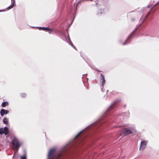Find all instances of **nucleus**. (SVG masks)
Segmentation results:
<instances>
[{
	"label": "nucleus",
	"instance_id": "f257e3e1",
	"mask_svg": "<svg viewBox=\"0 0 159 159\" xmlns=\"http://www.w3.org/2000/svg\"><path fill=\"white\" fill-rule=\"evenodd\" d=\"M11 143L13 146V149L17 151L20 146V144L18 142V139L16 138H14L12 140Z\"/></svg>",
	"mask_w": 159,
	"mask_h": 159
},
{
	"label": "nucleus",
	"instance_id": "f03ea898",
	"mask_svg": "<svg viewBox=\"0 0 159 159\" xmlns=\"http://www.w3.org/2000/svg\"><path fill=\"white\" fill-rule=\"evenodd\" d=\"M56 149L55 148H52L49 151L48 154V159H53L55 156Z\"/></svg>",
	"mask_w": 159,
	"mask_h": 159
},
{
	"label": "nucleus",
	"instance_id": "7ed1b4c3",
	"mask_svg": "<svg viewBox=\"0 0 159 159\" xmlns=\"http://www.w3.org/2000/svg\"><path fill=\"white\" fill-rule=\"evenodd\" d=\"M8 133L9 130L7 127H6L4 128H1L0 129V134H4L5 135H7Z\"/></svg>",
	"mask_w": 159,
	"mask_h": 159
},
{
	"label": "nucleus",
	"instance_id": "20e7f679",
	"mask_svg": "<svg viewBox=\"0 0 159 159\" xmlns=\"http://www.w3.org/2000/svg\"><path fill=\"white\" fill-rule=\"evenodd\" d=\"M148 142V141H143L141 142L140 147V150H143L146 148Z\"/></svg>",
	"mask_w": 159,
	"mask_h": 159
},
{
	"label": "nucleus",
	"instance_id": "39448f33",
	"mask_svg": "<svg viewBox=\"0 0 159 159\" xmlns=\"http://www.w3.org/2000/svg\"><path fill=\"white\" fill-rule=\"evenodd\" d=\"M122 131L125 135H128L133 133V132L128 129L124 128L122 129Z\"/></svg>",
	"mask_w": 159,
	"mask_h": 159
},
{
	"label": "nucleus",
	"instance_id": "423d86ee",
	"mask_svg": "<svg viewBox=\"0 0 159 159\" xmlns=\"http://www.w3.org/2000/svg\"><path fill=\"white\" fill-rule=\"evenodd\" d=\"M39 28L40 30H43L47 32H48L50 34H51L53 31L52 29L47 27H40Z\"/></svg>",
	"mask_w": 159,
	"mask_h": 159
},
{
	"label": "nucleus",
	"instance_id": "0eeeda50",
	"mask_svg": "<svg viewBox=\"0 0 159 159\" xmlns=\"http://www.w3.org/2000/svg\"><path fill=\"white\" fill-rule=\"evenodd\" d=\"M119 100H116L113 103L111 104L110 107L109 108L108 110H112L115 106L116 105H117L119 102Z\"/></svg>",
	"mask_w": 159,
	"mask_h": 159
},
{
	"label": "nucleus",
	"instance_id": "6e6552de",
	"mask_svg": "<svg viewBox=\"0 0 159 159\" xmlns=\"http://www.w3.org/2000/svg\"><path fill=\"white\" fill-rule=\"evenodd\" d=\"M100 78L102 80V82L101 84V85L103 87L105 83V80L104 76L102 74H100Z\"/></svg>",
	"mask_w": 159,
	"mask_h": 159
},
{
	"label": "nucleus",
	"instance_id": "1a4fd4ad",
	"mask_svg": "<svg viewBox=\"0 0 159 159\" xmlns=\"http://www.w3.org/2000/svg\"><path fill=\"white\" fill-rule=\"evenodd\" d=\"M9 112V111L7 110H5L4 109H2L0 111L1 115L3 116L5 114H7Z\"/></svg>",
	"mask_w": 159,
	"mask_h": 159
},
{
	"label": "nucleus",
	"instance_id": "9d476101",
	"mask_svg": "<svg viewBox=\"0 0 159 159\" xmlns=\"http://www.w3.org/2000/svg\"><path fill=\"white\" fill-rule=\"evenodd\" d=\"M63 154H64V153L63 152L60 153L57 156L55 157V158L56 159H62L64 157V155H63Z\"/></svg>",
	"mask_w": 159,
	"mask_h": 159
},
{
	"label": "nucleus",
	"instance_id": "9b49d317",
	"mask_svg": "<svg viewBox=\"0 0 159 159\" xmlns=\"http://www.w3.org/2000/svg\"><path fill=\"white\" fill-rule=\"evenodd\" d=\"M132 34V33L130 34L129 36L128 37V38H127V39H126V41H125V42H124V43H123V45H125L126 44V42L129 41V40L131 38V34Z\"/></svg>",
	"mask_w": 159,
	"mask_h": 159
},
{
	"label": "nucleus",
	"instance_id": "f8f14e48",
	"mask_svg": "<svg viewBox=\"0 0 159 159\" xmlns=\"http://www.w3.org/2000/svg\"><path fill=\"white\" fill-rule=\"evenodd\" d=\"M8 103L7 102H4L2 103V105L3 107H4L8 105Z\"/></svg>",
	"mask_w": 159,
	"mask_h": 159
},
{
	"label": "nucleus",
	"instance_id": "ddd939ff",
	"mask_svg": "<svg viewBox=\"0 0 159 159\" xmlns=\"http://www.w3.org/2000/svg\"><path fill=\"white\" fill-rule=\"evenodd\" d=\"M3 122L5 124H8V119L6 118H4L3 119Z\"/></svg>",
	"mask_w": 159,
	"mask_h": 159
},
{
	"label": "nucleus",
	"instance_id": "4468645a",
	"mask_svg": "<svg viewBox=\"0 0 159 159\" xmlns=\"http://www.w3.org/2000/svg\"><path fill=\"white\" fill-rule=\"evenodd\" d=\"M83 131H81L80 132H79L75 137V138L76 139L79 137L83 132Z\"/></svg>",
	"mask_w": 159,
	"mask_h": 159
},
{
	"label": "nucleus",
	"instance_id": "2eb2a0df",
	"mask_svg": "<svg viewBox=\"0 0 159 159\" xmlns=\"http://www.w3.org/2000/svg\"><path fill=\"white\" fill-rule=\"evenodd\" d=\"M20 158L21 159H27L26 155H25L23 156H21L20 157Z\"/></svg>",
	"mask_w": 159,
	"mask_h": 159
},
{
	"label": "nucleus",
	"instance_id": "dca6fc26",
	"mask_svg": "<svg viewBox=\"0 0 159 159\" xmlns=\"http://www.w3.org/2000/svg\"><path fill=\"white\" fill-rule=\"evenodd\" d=\"M13 7V5H11L8 7H7L6 9H7L8 10H9L11 8H12V7Z\"/></svg>",
	"mask_w": 159,
	"mask_h": 159
},
{
	"label": "nucleus",
	"instance_id": "f3484780",
	"mask_svg": "<svg viewBox=\"0 0 159 159\" xmlns=\"http://www.w3.org/2000/svg\"><path fill=\"white\" fill-rule=\"evenodd\" d=\"M12 4L11 5H13V7L15 6V0H12Z\"/></svg>",
	"mask_w": 159,
	"mask_h": 159
},
{
	"label": "nucleus",
	"instance_id": "a211bd4d",
	"mask_svg": "<svg viewBox=\"0 0 159 159\" xmlns=\"http://www.w3.org/2000/svg\"><path fill=\"white\" fill-rule=\"evenodd\" d=\"M26 94L25 93H23L21 94V96L23 97H25L26 96Z\"/></svg>",
	"mask_w": 159,
	"mask_h": 159
},
{
	"label": "nucleus",
	"instance_id": "6ab92c4d",
	"mask_svg": "<svg viewBox=\"0 0 159 159\" xmlns=\"http://www.w3.org/2000/svg\"><path fill=\"white\" fill-rule=\"evenodd\" d=\"M130 20L132 21H133L135 20V18L134 17H131L130 18Z\"/></svg>",
	"mask_w": 159,
	"mask_h": 159
},
{
	"label": "nucleus",
	"instance_id": "aec40b11",
	"mask_svg": "<svg viewBox=\"0 0 159 159\" xmlns=\"http://www.w3.org/2000/svg\"><path fill=\"white\" fill-rule=\"evenodd\" d=\"M70 44L74 48H75V49H76V48L74 46V45L72 43V42L70 43Z\"/></svg>",
	"mask_w": 159,
	"mask_h": 159
},
{
	"label": "nucleus",
	"instance_id": "412c9836",
	"mask_svg": "<svg viewBox=\"0 0 159 159\" xmlns=\"http://www.w3.org/2000/svg\"><path fill=\"white\" fill-rule=\"evenodd\" d=\"M5 11V10H0V12H1V11Z\"/></svg>",
	"mask_w": 159,
	"mask_h": 159
},
{
	"label": "nucleus",
	"instance_id": "4be33fe9",
	"mask_svg": "<svg viewBox=\"0 0 159 159\" xmlns=\"http://www.w3.org/2000/svg\"><path fill=\"white\" fill-rule=\"evenodd\" d=\"M157 4H156V5H155L153 7H155L157 5Z\"/></svg>",
	"mask_w": 159,
	"mask_h": 159
},
{
	"label": "nucleus",
	"instance_id": "5701e85b",
	"mask_svg": "<svg viewBox=\"0 0 159 159\" xmlns=\"http://www.w3.org/2000/svg\"><path fill=\"white\" fill-rule=\"evenodd\" d=\"M142 24H140L139 25V27H140L141 25Z\"/></svg>",
	"mask_w": 159,
	"mask_h": 159
},
{
	"label": "nucleus",
	"instance_id": "b1692460",
	"mask_svg": "<svg viewBox=\"0 0 159 159\" xmlns=\"http://www.w3.org/2000/svg\"><path fill=\"white\" fill-rule=\"evenodd\" d=\"M149 13H150V11H149V12H148V14H149Z\"/></svg>",
	"mask_w": 159,
	"mask_h": 159
},
{
	"label": "nucleus",
	"instance_id": "393cba45",
	"mask_svg": "<svg viewBox=\"0 0 159 159\" xmlns=\"http://www.w3.org/2000/svg\"><path fill=\"white\" fill-rule=\"evenodd\" d=\"M138 29V28H137V29H136L135 30H137Z\"/></svg>",
	"mask_w": 159,
	"mask_h": 159
},
{
	"label": "nucleus",
	"instance_id": "a878e982",
	"mask_svg": "<svg viewBox=\"0 0 159 159\" xmlns=\"http://www.w3.org/2000/svg\"><path fill=\"white\" fill-rule=\"evenodd\" d=\"M98 15H100L99 13L98 14Z\"/></svg>",
	"mask_w": 159,
	"mask_h": 159
}]
</instances>
